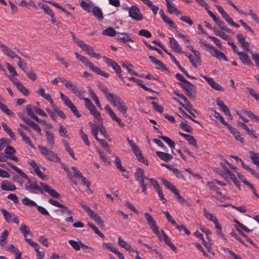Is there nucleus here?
Wrapping results in <instances>:
<instances>
[{"label":"nucleus","mask_w":259,"mask_h":259,"mask_svg":"<svg viewBox=\"0 0 259 259\" xmlns=\"http://www.w3.org/2000/svg\"><path fill=\"white\" fill-rule=\"evenodd\" d=\"M40 186L36 185L33 187V188H31L30 192L36 193V192L34 191L36 190L37 192L40 194H44V192L48 193L52 197L59 198L60 197V194L57 192L55 189H52L48 185L43 182L39 183Z\"/></svg>","instance_id":"obj_1"},{"label":"nucleus","mask_w":259,"mask_h":259,"mask_svg":"<svg viewBox=\"0 0 259 259\" xmlns=\"http://www.w3.org/2000/svg\"><path fill=\"white\" fill-rule=\"evenodd\" d=\"M199 43L201 47H205L208 49L210 54L213 57L219 60L223 59L225 61H228V59L226 57L225 55L223 53L219 51L212 45L208 44L206 43L205 41H202V40H200Z\"/></svg>","instance_id":"obj_2"},{"label":"nucleus","mask_w":259,"mask_h":259,"mask_svg":"<svg viewBox=\"0 0 259 259\" xmlns=\"http://www.w3.org/2000/svg\"><path fill=\"white\" fill-rule=\"evenodd\" d=\"M80 204L84 210L88 213V215L99 225L101 227L104 226V221L101 219L100 216L95 211L91 209L87 205L85 204L83 202H80Z\"/></svg>","instance_id":"obj_3"},{"label":"nucleus","mask_w":259,"mask_h":259,"mask_svg":"<svg viewBox=\"0 0 259 259\" xmlns=\"http://www.w3.org/2000/svg\"><path fill=\"white\" fill-rule=\"evenodd\" d=\"M162 184L168 190L171 191L177 197V199L181 203L185 202V199L181 196L179 190L177 188L170 182L163 178H160Z\"/></svg>","instance_id":"obj_4"},{"label":"nucleus","mask_w":259,"mask_h":259,"mask_svg":"<svg viewBox=\"0 0 259 259\" xmlns=\"http://www.w3.org/2000/svg\"><path fill=\"white\" fill-rule=\"evenodd\" d=\"M38 149L40 153L46 156V158L51 161L57 162L60 161V158L54 152L50 150L47 147L39 146Z\"/></svg>","instance_id":"obj_5"},{"label":"nucleus","mask_w":259,"mask_h":259,"mask_svg":"<svg viewBox=\"0 0 259 259\" xmlns=\"http://www.w3.org/2000/svg\"><path fill=\"white\" fill-rule=\"evenodd\" d=\"M181 88L184 91L185 94L190 99H194V94L196 93V87L189 81V83H179Z\"/></svg>","instance_id":"obj_6"},{"label":"nucleus","mask_w":259,"mask_h":259,"mask_svg":"<svg viewBox=\"0 0 259 259\" xmlns=\"http://www.w3.org/2000/svg\"><path fill=\"white\" fill-rule=\"evenodd\" d=\"M145 219L147 222V224L150 227L153 232L157 235L159 239H161L160 233L159 230V227L156 225V222L151 215L147 212L144 213Z\"/></svg>","instance_id":"obj_7"},{"label":"nucleus","mask_w":259,"mask_h":259,"mask_svg":"<svg viewBox=\"0 0 259 259\" xmlns=\"http://www.w3.org/2000/svg\"><path fill=\"white\" fill-rule=\"evenodd\" d=\"M103 59L108 66L111 67L115 70L117 76L121 80H123L120 66L116 62L106 57H104Z\"/></svg>","instance_id":"obj_8"},{"label":"nucleus","mask_w":259,"mask_h":259,"mask_svg":"<svg viewBox=\"0 0 259 259\" xmlns=\"http://www.w3.org/2000/svg\"><path fill=\"white\" fill-rule=\"evenodd\" d=\"M128 15L136 21H140L143 19V16L140 9L136 6H132L128 9Z\"/></svg>","instance_id":"obj_9"},{"label":"nucleus","mask_w":259,"mask_h":259,"mask_svg":"<svg viewBox=\"0 0 259 259\" xmlns=\"http://www.w3.org/2000/svg\"><path fill=\"white\" fill-rule=\"evenodd\" d=\"M150 183L153 185L155 190L157 192L160 199L162 201L163 203H165L166 199L164 196L162 190L161 189L159 184L156 179L151 178L150 180Z\"/></svg>","instance_id":"obj_10"},{"label":"nucleus","mask_w":259,"mask_h":259,"mask_svg":"<svg viewBox=\"0 0 259 259\" xmlns=\"http://www.w3.org/2000/svg\"><path fill=\"white\" fill-rule=\"evenodd\" d=\"M105 110L107 111L110 117L113 120L116 121L120 126L123 127L125 126V124L121 121V119L116 116V114L108 105L105 107Z\"/></svg>","instance_id":"obj_11"},{"label":"nucleus","mask_w":259,"mask_h":259,"mask_svg":"<svg viewBox=\"0 0 259 259\" xmlns=\"http://www.w3.org/2000/svg\"><path fill=\"white\" fill-rule=\"evenodd\" d=\"M4 152L6 154L5 156H6V158L12 159L15 161H18L19 160L17 157L14 155V154L16 153V150L13 147L10 146H7L4 150Z\"/></svg>","instance_id":"obj_12"},{"label":"nucleus","mask_w":259,"mask_h":259,"mask_svg":"<svg viewBox=\"0 0 259 259\" xmlns=\"http://www.w3.org/2000/svg\"><path fill=\"white\" fill-rule=\"evenodd\" d=\"M237 55L239 56L242 63L249 66L253 67L254 66L249 56L246 53L244 52H237Z\"/></svg>","instance_id":"obj_13"},{"label":"nucleus","mask_w":259,"mask_h":259,"mask_svg":"<svg viewBox=\"0 0 259 259\" xmlns=\"http://www.w3.org/2000/svg\"><path fill=\"white\" fill-rule=\"evenodd\" d=\"M202 77L205 79L207 83L215 90L224 91V89L219 83L215 82L214 79L211 77H208L205 75H202Z\"/></svg>","instance_id":"obj_14"},{"label":"nucleus","mask_w":259,"mask_h":259,"mask_svg":"<svg viewBox=\"0 0 259 259\" xmlns=\"http://www.w3.org/2000/svg\"><path fill=\"white\" fill-rule=\"evenodd\" d=\"M115 38L123 43H126L128 41L133 42V40L126 33L117 32Z\"/></svg>","instance_id":"obj_15"},{"label":"nucleus","mask_w":259,"mask_h":259,"mask_svg":"<svg viewBox=\"0 0 259 259\" xmlns=\"http://www.w3.org/2000/svg\"><path fill=\"white\" fill-rule=\"evenodd\" d=\"M108 101L113 106L117 108L124 103L121 99L116 94H113Z\"/></svg>","instance_id":"obj_16"},{"label":"nucleus","mask_w":259,"mask_h":259,"mask_svg":"<svg viewBox=\"0 0 259 259\" xmlns=\"http://www.w3.org/2000/svg\"><path fill=\"white\" fill-rule=\"evenodd\" d=\"M161 233L162 236L160 235L161 237V240L163 238L164 242L166 245H167L174 252H177V247L170 241L167 235L163 230L161 231Z\"/></svg>","instance_id":"obj_17"},{"label":"nucleus","mask_w":259,"mask_h":259,"mask_svg":"<svg viewBox=\"0 0 259 259\" xmlns=\"http://www.w3.org/2000/svg\"><path fill=\"white\" fill-rule=\"evenodd\" d=\"M126 140L133 152L137 157L142 154L141 150L133 140H130L128 137H127Z\"/></svg>","instance_id":"obj_18"},{"label":"nucleus","mask_w":259,"mask_h":259,"mask_svg":"<svg viewBox=\"0 0 259 259\" xmlns=\"http://www.w3.org/2000/svg\"><path fill=\"white\" fill-rule=\"evenodd\" d=\"M149 59L150 60V61L155 65H157L158 67H157V69H162V70L164 71H168V69L166 67V66L160 61L157 60L156 58H155L154 57L152 56H149Z\"/></svg>","instance_id":"obj_19"},{"label":"nucleus","mask_w":259,"mask_h":259,"mask_svg":"<svg viewBox=\"0 0 259 259\" xmlns=\"http://www.w3.org/2000/svg\"><path fill=\"white\" fill-rule=\"evenodd\" d=\"M1 188L3 190L8 191H13L16 189L15 185L12 184L9 181H4L1 185Z\"/></svg>","instance_id":"obj_20"},{"label":"nucleus","mask_w":259,"mask_h":259,"mask_svg":"<svg viewBox=\"0 0 259 259\" xmlns=\"http://www.w3.org/2000/svg\"><path fill=\"white\" fill-rule=\"evenodd\" d=\"M169 44L172 49L176 53H183L178 42L173 37H169Z\"/></svg>","instance_id":"obj_21"},{"label":"nucleus","mask_w":259,"mask_h":259,"mask_svg":"<svg viewBox=\"0 0 259 259\" xmlns=\"http://www.w3.org/2000/svg\"><path fill=\"white\" fill-rule=\"evenodd\" d=\"M227 127L230 132L233 135L235 139L236 140L240 141L242 143H243V138H241L240 133L237 130L232 127L230 124L227 125Z\"/></svg>","instance_id":"obj_22"},{"label":"nucleus","mask_w":259,"mask_h":259,"mask_svg":"<svg viewBox=\"0 0 259 259\" xmlns=\"http://www.w3.org/2000/svg\"><path fill=\"white\" fill-rule=\"evenodd\" d=\"M75 55L77 59L84 64L90 69H91L94 65L93 63L89 61V60L85 57L79 55L78 53L75 52Z\"/></svg>","instance_id":"obj_23"},{"label":"nucleus","mask_w":259,"mask_h":259,"mask_svg":"<svg viewBox=\"0 0 259 259\" xmlns=\"http://www.w3.org/2000/svg\"><path fill=\"white\" fill-rule=\"evenodd\" d=\"M121 66L126 69L128 72L131 75L139 76L137 72L134 70V66L127 61L123 62L121 64Z\"/></svg>","instance_id":"obj_24"},{"label":"nucleus","mask_w":259,"mask_h":259,"mask_svg":"<svg viewBox=\"0 0 259 259\" xmlns=\"http://www.w3.org/2000/svg\"><path fill=\"white\" fill-rule=\"evenodd\" d=\"M156 154L160 159L165 162H168L169 161L172 159V156L171 154L167 153L160 151H157L156 152Z\"/></svg>","instance_id":"obj_25"},{"label":"nucleus","mask_w":259,"mask_h":259,"mask_svg":"<svg viewBox=\"0 0 259 259\" xmlns=\"http://www.w3.org/2000/svg\"><path fill=\"white\" fill-rule=\"evenodd\" d=\"M118 240V244L120 246L125 248L128 251H135V249H134L130 244L127 243L124 240L122 239L120 237H119Z\"/></svg>","instance_id":"obj_26"},{"label":"nucleus","mask_w":259,"mask_h":259,"mask_svg":"<svg viewBox=\"0 0 259 259\" xmlns=\"http://www.w3.org/2000/svg\"><path fill=\"white\" fill-rule=\"evenodd\" d=\"M84 51H85L89 55L93 58L97 59L101 58V55L99 54L95 53L94 52V49L89 45L87 46Z\"/></svg>","instance_id":"obj_27"},{"label":"nucleus","mask_w":259,"mask_h":259,"mask_svg":"<svg viewBox=\"0 0 259 259\" xmlns=\"http://www.w3.org/2000/svg\"><path fill=\"white\" fill-rule=\"evenodd\" d=\"M91 12H93L94 16H95L98 20H102L103 19V15L101 9L99 7L97 6L95 7Z\"/></svg>","instance_id":"obj_28"},{"label":"nucleus","mask_w":259,"mask_h":259,"mask_svg":"<svg viewBox=\"0 0 259 259\" xmlns=\"http://www.w3.org/2000/svg\"><path fill=\"white\" fill-rule=\"evenodd\" d=\"M71 34L73 40L77 44L78 47H79L81 49H82L84 51L88 45L85 44L82 40H81L80 39L76 37V36L75 35V34L73 32H71Z\"/></svg>","instance_id":"obj_29"},{"label":"nucleus","mask_w":259,"mask_h":259,"mask_svg":"<svg viewBox=\"0 0 259 259\" xmlns=\"http://www.w3.org/2000/svg\"><path fill=\"white\" fill-rule=\"evenodd\" d=\"M71 34L73 40L77 44L78 47H79L81 49H82L84 51L88 45L85 44L82 40H81L80 39L76 37V36L75 35V34L73 32H71Z\"/></svg>","instance_id":"obj_30"},{"label":"nucleus","mask_w":259,"mask_h":259,"mask_svg":"<svg viewBox=\"0 0 259 259\" xmlns=\"http://www.w3.org/2000/svg\"><path fill=\"white\" fill-rule=\"evenodd\" d=\"M128 79L130 81H134L136 83H137L138 84H139L143 89L146 91H149V92H152V90L151 89H150L145 85L142 82L143 81L141 80H140L139 79L136 78L134 77H130L128 78Z\"/></svg>","instance_id":"obj_31"},{"label":"nucleus","mask_w":259,"mask_h":259,"mask_svg":"<svg viewBox=\"0 0 259 259\" xmlns=\"http://www.w3.org/2000/svg\"><path fill=\"white\" fill-rule=\"evenodd\" d=\"M213 29L214 30V34L216 35L222 37V38L226 40H227L228 41L229 40L231 39L230 36L228 35L226 33L224 32L223 30H220L218 29H215V28H213Z\"/></svg>","instance_id":"obj_32"},{"label":"nucleus","mask_w":259,"mask_h":259,"mask_svg":"<svg viewBox=\"0 0 259 259\" xmlns=\"http://www.w3.org/2000/svg\"><path fill=\"white\" fill-rule=\"evenodd\" d=\"M46 136L47 137V140L49 145L50 146L53 147L54 143H55V142H54L55 137H54V134L52 133H51L48 131H46Z\"/></svg>","instance_id":"obj_33"},{"label":"nucleus","mask_w":259,"mask_h":259,"mask_svg":"<svg viewBox=\"0 0 259 259\" xmlns=\"http://www.w3.org/2000/svg\"><path fill=\"white\" fill-rule=\"evenodd\" d=\"M98 88L105 95V96L108 100L113 95V94L109 93L108 88L102 83H99L98 84Z\"/></svg>","instance_id":"obj_34"},{"label":"nucleus","mask_w":259,"mask_h":259,"mask_svg":"<svg viewBox=\"0 0 259 259\" xmlns=\"http://www.w3.org/2000/svg\"><path fill=\"white\" fill-rule=\"evenodd\" d=\"M7 163L13 170L19 174L23 178L26 180L28 179V176L21 169L9 162H7Z\"/></svg>","instance_id":"obj_35"},{"label":"nucleus","mask_w":259,"mask_h":259,"mask_svg":"<svg viewBox=\"0 0 259 259\" xmlns=\"http://www.w3.org/2000/svg\"><path fill=\"white\" fill-rule=\"evenodd\" d=\"M117 33L112 27H108L102 31V34L109 36H114L116 35Z\"/></svg>","instance_id":"obj_36"},{"label":"nucleus","mask_w":259,"mask_h":259,"mask_svg":"<svg viewBox=\"0 0 259 259\" xmlns=\"http://www.w3.org/2000/svg\"><path fill=\"white\" fill-rule=\"evenodd\" d=\"M90 113L92 115L94 116V117L97 119L98 121L100 123H103V118L101 117L100 113L96 109L95 107L91 110H90Z\"/></svg>","instance_id":"obj_37"},{"label":"nucleus","mask_w":259,"mask_h":259,"mask_svg":"<svg viewBox=\"0 0 259 259\" xmlns=\"http://www.w3.org/2000/svg\"><path fill=\"white\" fill-rule=\"evenodd\" d=\"M239 124L247 132V134L248 135L251 136L254 139L257 138V136L253 133V130H250L245 123L243 122H241L239 123Z\"/></svg>","instance_id":"obj_38"},{"label":"nucleus","mask_w":259,"mask_h":259,"mask_svg":"<svg viewBox=\"0 0 259 259\" xmlns=\"http://www.w3.org/2000/svg\"><path fill=\"white\" fill-rule=\"evenodd\" d=\"M173 94L174 95H176V96L179 97L180 98H181L184 101V102H185L186 105L188 107H189V108L192 107V106L190 102L189 101L188 99L183 94L179 93L178 91H177L176 90H174L173 91Z\"/></svg>","instance_id":"obj_39"},{"label":"nucleus","mask_w":259,"mask_h":259,"mask_svg":"<svg viewBox=\"0 0 259 259\" xmlns=\"http://www.w3.org/2000/svg\"><path fill=\"white\" fill-rule=\"evenodd\" d=\"M2 125L5 132L8 134L12 139L14 140L15 137V134L12 131L11 129L8 126V125L4 122L2 123Z\"/></svg>","instance_id":"obj_40"},{"label":"nucleus","mask_w":259,"mask_h":259,"mask_svg":"<svg viewBox=\"0 0 259 259\" xmlns=\"http://www.w3.org/2000/svg\"><path fill=\"white\" fill-rule=\"evenodd\" d=\"M158 137L162 140L163 141H164L165 143H166L171 148L174 149L175 147V142L172 141L170 138H169L167 137L164 136H159Z\"/></svg>","instance_id":"obj_41"},{"label":"nucleus","mask_w":259,"mask_h":259,"mask_svg":"<svg viewBox=\"0 0 259 259\" xmlns=\"http://www.w3.org/2000/svg\"><path fill=\"white\" fill-rule=\"evenodd\" d=\"M203 212L204 216L209 221L213 222V223H215L218 221L217 218L215 216H213L212 213L208 212L206 208L203 209Z\"/></svg>","instance_id":"obj_42"},{"label":"nucleus","mask_w":259,"mask_h":259,"mask_svg":"<svg viewBox=\"0 0 259 259\" xmlns=\"http://www.w3.org/2000/svg\"><path fill=\"white\" fill-rule=\"evenodd\" d=\"M91 70L96 72L97 74L100 75L105 78H108L109 76L108 73L101 70L99 67L95 66L94 65Z\"/></svg>","instance_id":"obj_43"},{"label":"nucleus","mask_w":259,"mask_h":259,"mask_svg":"<svg viewBox=\"0 0 259 259\" xmlns=\"http://www.w3.org/2000/svg\"><path fill=\"white\" fill-rule=\"evenodd\" d=\"M144 175V171L141 168H138L136 169V172L135 173L136 180L138 182L143 180L142 178Z\"/></svg>","instance_id":"obj_44"},{"label":"nucleus","mask_w":259,"mask_h":259,"mask_svg":"<svg viewBox=\"0 0 259 259\" xmlns=\"http://www.w3.org/2000/svg\"><path fill=\"white\" fill-rule=\"evenodd\" d=\"M185 140L189 142V144L193 146L194 148L197 149L199 148L196 140L192 136L188 135V137L185 138Z\"/></svg>","instance_id":"obj_45"},{"label":"nucleus","mask_w":259,"mask_h":259,"mask_svg":"<svg viewBox=\"0 0 259 259\" xmlns=\"http://www.w3.org/2000/svg\"><path fill=\"white\" fill-rule=\"evenodd\" d=\"M0 109L9 116H13L14 113L8 107L2 102H0Z\"/></svg>","instance_id":"obj_46"},{"label":"nucleus","mask_w":259,"mask_h":259,"mask_svg":"<svg viewBox=\"0 0 259 259\" xmlns=\"http://www.w3.org/2000/svg\"><path fill=\"white\" fill-rule=\"evenodd\" d=\"M4 53L9 56V57H11L12 59L14 58H19V56L15 54V53L12 50H11L8 47L6 48L5 50L3 51Z\"/></svg>","instance_id":"obj_47"},{"label":"nucleus","mask_w":259,"mask_h":259,"mask_svg":"<svg viewBox=\"0 0 259 259\" xmlns=\"http://www.w3.org/2000/svg\"><path fill=\"white\" fill-rule=\"evenodd\" d=\"M60 98L63 101L64 104L68 108L73 104L71 101L67 97L65 96L61 92H60Z\"/></svg>","instance_id":"obj_48"},{"label":"nucleus","mask_w":259,"mask_h":259,"mask_svg":"<svg viewBox=\"0 0 259 259\" xmlns=\"http://www.w3.org/2000/svg\"><path fill=\"white\" fill-rule=\"evenodd\" d=\"M63 142L65 147V149H66V151L68 152V153H69V154L71 156V157L72 158H73L75 160H76V159L75 157L74 152H73V150L70 147L68 142L65 140H64Z\"/></svg>","instance_id":"obj_49"},{"label":"nucleus","mask_w":259,"mask_h":259,"mask_svg":"<svg viewBox=\"0 0 259 259\" xmlns=\"http://www.w3.org/2000/svg\"><path fill=\"white\" fill-rule=\"evenodd\" d=\"M69 244L75 250H79L81 247V242H77L73 240H70L68 241Z\"/></svg>","instance_id":"obj_50"},{"label":"nucleus","mask_w":259,"mask_h":259,"mask_svg":"<svg viewBox=\"0 0 259 259\" xmlns=\"http://www.w3.org/2000/svg\"><path fill=\"white\" fill-rule=\"evenodd\" d=\"M16 88L24 96H26L28 95V90L22 84V83H17Z\"/></svg>","instance_id":"obj_51"},{"label":"nucleus","mask_w":259,"mask_h":259,"mask_svg":"<svg viewBox=\"0 0 259 259\" xmlns=\"http://www.w3.org/2000/svg\"><path fill=\"white\" fill-rule=\"evenodd\" d=\"M22 203L26 206H36V203L27 197H25L22 200Z\"/></svg>","instance_id":"obj_52"},{"label":"nucleus","mask_w":259,"mask_h":259,"mask_svg":"<svg viewBox=\"0 0 259 259\" xmlns=\"http://www.w3.org/2000/svg\"><path fill=\"white\" fill-rule=\"evenodd\" d=\"M1 212L4 215L5 219L8 223H10V220L13 217V214L10 213L8 211L6 210L4 208L1 209Z\"/></svg>","instance_id":"obj_53"},{"label":"nucleus","mask_w":259,"mask_h":259,"mask_svg":"<svg viewBox=\"0 0 259 259\" xmlns=\"http://www.w3.org/2000/svg\"><path fill=\"white\" fill-rule=\"evenodd\" d=\"M39 6L44 10V12L49 15H52L53 14V11L50 8V7L44 4H39Z\"/></svg>","instance_id":"obj_54"},{"label":"nucleus","mask_w":259,"mask_h":259,"mask_svg":"<svg viewBox=\"0 0 259 259\" xmlns=\"http://www.w3.org/2000/svg\"><path fill=\"white\" fill-rule=\"evenodd\" d=\"M88 225L94 231V232L97 234L98 236H99L102 238H104L105 236L103 235L98 229L97 227H96L93 224L88 222Z\"/></svg>","instance_id":"obj_55"},{"label":"nucleus","mask_w":259,"mask_h":259,"mask_svg":"<svg viewBox=\"0 0 259 259\" xmlns=\"http://www.w3.org/2000/svg\"><path fill=\"white\" fill-rule=\"evenodd\" d=\"M180 127L187 133H192L193 132L192 127L186 123L181 122L180 124Z\"/></svg>","instance_id":"obj_56"},{"label":"nucleus","mask_w":259,"mask_h":259,"mask_svg":"<svg viewBox=\"0 0 259 259\" xmlns=\"http://www.w3.org/2000/svg\"><path fill=\"white\" fill-rule=\"evenodd\" d=\"M20 231L25 237H26L27 234H29L30 233L29 228L24 224L21 225L20 228Z\"/></svg>","instance_id":"obj_57"},{"label":"nucleus","mask_w":259,"mask_h":259,"mask_svg":"<svg viewBox=\"0 0 259 259\" xmlns=\"http://www.w3.org/2000/svg\"><path fill=\"white\" fill-rule=\"evenodd\" d=\"M162 20H163V21L165 23H166L167 24H168L170 27L174 28V29L177 28V26L175 24L174 22L172 20H171L168 17H167V16L165 17L164 18H163L162 19Z\"/></svg>","instance_id":"obj_58"},{"label":"nucleus","mask_w":259,"mask_h":259,"mask_svg":"<svg viewBox=\"0 0 259 259\" xmlns=\"http://www.w3.org/2000/svg\"><path fill=\"white\" fill-rule=\"evenodd\" d=\"M151 104L153 106V108L154 110L157 112L160 113H162L163 112V107L159 105L157 102L152 101L151 102Z\"/></svg>","instance_id":"obj_59"},{"label":"nucleus","mask_w":259,"mask_h":259,"mask_svg":"<svg viewBox=\"0 0 259 259\" xmlns=\"http://www.w3.org/2000/svg\"><path fill=\"white\" fill-rule=\"evenodd\" d=\"M214 225H215V228L217 229V232L218 234L220 235L221 236L224 238V239H226V238H225V234L223 233L222 231V227L221 226H220V224H219V222L218 221H217V222H215V223H213Z\"/></svg>","instance_id":"obj_60"},{"label":"nucleus","mask_w":259,"mask_h":259,"mask_svg":"<svg viewBox=\"0 0 259 259\" xmlns=\"http://www.w3.org/2000/svg\"><path fill=\"white\" fill-rule=\"evenodd\" d=\"M19 60V62L18 63V66L25 72H26V69L27 68V64L25 63L22 59H21L19 57L17 58Z\"/></svg>","instance_id":"obj_61"},{"label":"nucleus","mask_w":259,"mask_h":259,"mask_svg":"<svg viewBox=\"0 0 259 259\" xmlns=\"http://www.w3.org/2000/svg\"><path fill=\"white\" fill-rule=\"evenodd\" d=\"M252 59L255 63L256 66L259 68V54L257 53H254L252 51H250Z\"/></svg>","instance_id":"obj_62"},{"label":"nucleus","mask_w":259,"mask_h":259,"mask_svg":"<svg viewBox=\"0 0 259 259\" xmlns=\"http://www.w3.org/2000/svg\"><path fill=\"white\" fill-rule=\"evenodd\" d=\"M83 100L85 102V106L88 110H91L92 109L95 107L89 98H84Z\"/></svg>","instance_id":"obj_63"},{"label":"nucleus","mask_w":259,"mask_h":259,"mask_svg":"<svg viewBox=\"0 0 259 259\" xmlns=\"http://www.w3.org/2000/svg\"><path fill=\"white\" fill-rule=\"evenodd\" d=\"M80 6L84 10L88 11V12H91L92 11V10H91L92 7H91V5L89 3H88L85 1H82L81 2Z\"/></svg>","instance_id":"obj_64"}]
</instances>
